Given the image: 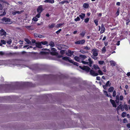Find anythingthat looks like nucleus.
<instances>
[{"label": "nucleus", "instance_id": "obj_1", "mask_svg": "<svg viewBox=\"0 0 130 130\" xmlns=\"http://www.w3.org/2000/svg\"><path fill=\"white\" fill-rule=\"evenodd\" d=\"M79 67L80 69L84 70L87 73L90 72V74L93 76H96L99 75L98 73L95 72L94 70H90V68L87 66H84L82 67L80 66Z\"/></svg>", "mask_w": 130, "mask_h": 130}, {"label": "nucleus", "instance_id": "obj_2", "mask_svg": "<svg viewBox=\"0 0 130 130\" xmlns=\"http://www.w3.org/2000/svg\"><path fill=\"white\" fill-rule=\"evenodd\" d=\"M2 21L3 23L6 24H11L12 22L11 21L10 19L4 17L2 19Z\"/></svg>", "mask_w": 130, "mask_h": 130}, {"label": "nucleus", "instance_id": "obj_3", "mask_svg": "<svg viewBox=\"0 0 130 130\" xmlns=\"http://www.w3.org/2000/svg\"><path fill=\"white\" fill-rule=\"evenodd\" d=\"M85 39H83L76 41L75 42V43L76 44L83 45L85 43Z\"/></svg>", "mask_w": 130, "mask_h": 130}, {"label": "nucleus", "instance_id": "obj_4", "mask_svg": "<svg viewBox=\"0 0 130 130\" xmlns=\"http://www.w3.org/2000/svg\"><path fill=\"white\" fill-rule=\"evenodd\" d=\"M44 10L42 5H40L37 9V11L38 13H41Z\"/></svg>", "mask_w": 130, "mask_h": 130}, {"label": "nucleus", "instance_id": "obj_5", "mask_svg": "<svg viewBox=\"0 0 130 130\" xmlns=\"http://www.w3.org/2000/svg\"><path fill=\"white\" fill-rule=\"evenodd\" d=\"M0 35L1 36H4L5 37H6L7 33L6 32L4 29H2L0 30Z\"/></svg>", "mask_w": 130, "mask_h": 130}, {"label": "nucleus", "instance_id": "obj_6", "mask_svg": "<svg viewBox=\"0 0 130 130\" xmlns=\"http://www.w3.org/2000/svg\"><path fill=\"white\" fill-rule=\"evenodd\" d=\"M24 84L27 86L29 87H34L35 86V84H32L31 83L26 82Z\"/></svg>", "mask_w": 130, "mask_h": 130}, {"label": "nucleus", "instance_id": "obj_7", "mask_svg": "<svg viewBox=\"0 0 130 130\" xmlns=\"http://www.w3.org/2000/svg\"><path fill=\"white\" fill-rule=\"evenodd\" d=\"M74 53L73 51H71L70 50H68V53H66V55L69 56H71Z\"/></svg>", "mask_w": 130, "mask_h": 130}, {"label": "nucleus", "instance_id": "obj_8", "mask_svg": "<svg viewBox=\"0 0 130 130\" xmlns=\"http://www.w3.org/2000/svg\"><path fill=\"white\" fill-rule=\"evenodd\" d=\"M110 101L113 107H114L116 108L117 107V106L115 101L113 100L112 99H110Z\"/></svg>", "mask_w": 130, "mask_h": 130}, {"label": "nucleus", "instance_id": "obj_9", "mask_svg": "<svg viewBox=\"0 0 130 130\" xmlns=\"http://www.w3.org/2000/svg\"><path fill=\"white\" fill-rule=\"evenodd\" d=\"M36 46L38 48H41L42 47L41 45V42L36 43Z\"/></svg>", "mask_w": 130, "mask_h": 130}, {"label": "nucleus", "instance_id": "obj_10", "mask_svg": "<svg viewBox=\"0 0 130 130\" xmlns=\"http://www.w3.org/2000/svg\"><path fill=\"white\" fill-rule=\"evenodd\" d=\"M92 51L93 52L92 54L93 55L92 56H98V54L96 49H93L92 50Z\"/></svg>", "mask_w": 130, "mask_h": 130}, {"label": "nucleus", "instance_id": "obj_11", "mask_svg": "<svg viewBox=\"0 0 130 130\" xmlns=\"http://www.w3.org/2000/svg\"><path fill=\"white\" fill-rule=\"evenodd\" d=\"M105 29L104 25L102 24L101 25V30L100 32L101 34L103 33L105 31Z\"/></svg>", "mask_w": 130, "mask_h": 130}, {"label": "nucleus", "instance_id": "obj_12", "mask_svg": "<svg viewBox=\"0 0 130 130\" xmlns=\"http://www.w3.org/2000/svg\"><path fill=\"white\" fill-rule=\"evenodd\" d=\"M85 14L84 13H81V14H80L79 15V16L81 19L83 20L84 19V18L85 16Z\"/></svg>", "mask_w": 130, "mask_h": 130}, {"label": "nucleus", "instance_id": "obj_13", "mask_svg": "<svg viewBox=\"0 0 130 130\" xmlns=\"http://www.w3.org/2000/svg\"><path fill=\"white\" fill-rule=\"evenodd\" d=\"M24 40L27 43V44H31V42L28 39L25 38Z\"/></svg>", "mask_w": 130, "mask_h": 130}, {"label": "nucleus", "instance_id": "obj_14", "mask_svg": "<svg viewBox=\"0 0 130 130\" xmlns=\"http://www.w3.org/2000/svg\"><path fill=\"white\" fill-rule=\"evenodd\" d=\"M83 7L85 8H87L89 7V5L87 3H84L83 4Z\"/></svg>", "mask_w": 130, "mask_h": 130}, {"label": "nucleus", "instance_id": "obj_15", "mask_svg": "<svg viewBox=\"0 0 130 130\" xmlns=\"http://www.w3.org/2000/svg\"><path fill=\"white\" fill-rule=\"evenodd\" d=\"M114 89V88L113 87H111L108 89V92H111L113 91Z\"/></svg>", "mask_w": 130, "mask_h": 130}, {"label": "nucleus", "instance_id": "obj_16", "mask_svg": "<svg viewBox=\"0 0 130 130\" xmlns=\"http://www.w3.org/2000/svg\"><path fill=\"white\" fill-rule=\"evenodd\" d=\"M79 57L82 60H84L87 57L85 55H80Z\"/></svg>", "mask_w": 130, "mask_h": 130}, {"label": "nucleus", "instance_id": "obj_17", "mask_svg": "<svg viewBox=\"0 0 130 130\" xmlns=\"http://www.w3.org/2000/svg\"><path fill=\"white\" fill-rule=\"evenodd\" d=\"M121 103H122L121 102H120V104L119 105V106L117 107L116 108V110L118 112L119 110L120 109L121 110Z\"/></svg>", "mask_w": 130, "mask_h": 130}, {"label": "nucleus", "instance_id": "obj_18", "mask_svg": "<svg viewBox=\"0 0 130 130\" xmlns=\"http://www.w3.org/2000/svg\"><path fill=\"white\" fill-rule=\"evenodd\" d=\"M88 60L89 61V65L90 67H91V65L93 63V62L92 61L91 58H89L88 59Z\"/></svg>", "mask_w": 130, "mask_h": 130}, {"label": "nucleus", "instance_id": "obj_19", "mask_svg": "<svg viewBox=\"0 0 130 130\" xmlns=\"http://www.w3.org/2000/svg\"><path fill=\"white\" fill-rule=\"evenodd\" d=\"M49 45L52 47H54L55 45L54 42L52 41L50 42L49 43Z\"/></svg>", "mask_w": 130, "mask_h": 130}, {"label": "nucleus", "instance_id": "obj_20", "mask_svg": "<svg viewBox=\"0 0 130 130\" xmlns=\"http://www.w3.org/2000/svg\"><path fill=\"white\" fill-rule=\"evenodd\" d=\"M26 28L28 30H32L34 29L31 28V26H25Z\"/></svg>", "mask_w": 130, "mask_h": 130}, {"label": "nucleus", "instance_id": "obj_21", "mask_svg": "<svg viewBox=\"0 0 130 130\" xmlns=\"http://www.w3.org/2000/svg\"><path fill=\"white\" fill-rule=\"evenodd\" d=\"M69 59H70V58L67 57H63L62 58V59L66 60V61H68Z\"/></svg>", "mask_w": 130, "mask_h": 130}, {"label": "nucleus", "instance_id": "obj_22", "mask_svg": "<svg viewBox=\"0 0 130 130\" xmlns=\"http://www.w3.org/2000/svg\"><path fill=\"white\" fill-rule=\"evenodd\" d=\"M74 58L75 60L79 62L80 60V59L78 57V56H75Z\"/></svg>", "mask_w": 130, "mask_h": 130}, {"label": "nucleus", "instance_id": "obj_23", "mask_svg": "<svg viewBox=\"0 0 130 130\" xmlns=\"http://www.w3.org/2000/svg\"><path fill=\"white\" fill-rule=\"evenodd\" d=\"M65 3H68L69 2L66 1H62L61 2L59 3V4H63Z\"/></svg>", "mask_w": 130, "mask_h": 130}, {"label": "nucleus", "instance_id": "obj_24", "mask_svg": "<svg viewBox=\"0 0 130 130\" xmlns=\"http://www.w3.org/2000/svg\"><path fill=\"white\" fill-rule=\"evenodd\" d=\"M110 64L111 65L113 66H115L116 63L115 61H111L110 62Z\"/></svg>", "mask_w": 130, "mask_h": 130}, {"label": "nucleus", "instance_id": "obj_25", "mask_svg": "<svg viewBox=\"0 0 130 130\" xmlns=\"http://www.w3.org/2000/svg\"><path fill=\"white\" fill-rule=\"evenodd\" d=\"M55 24L54 23L52 24L51 25L48 26V27L50 28H52L54 27Z\"/></svg>", "mask_w": 130, "mask_h": 130}, {"label": "nucleus", "instance_id": "obj_26", "mask_svg": "<svg viewBox=\"0 0 130 130\" xmlns=\"http://www.w3.org/2000/svg\"><path fill=\"white\" fill-rule=\"evenodd\" d=\"M48 54V53L47 52L41 51L40 52V54L41 55H46Z\"/></svg>", "mask_w": 130, "mask_h": 130}, {"label": "nucleus", "instance_id": "obj_27", "mask_svg": "<svg viewBox=\"0 0 130 130\" xmlns=\"http://www.w3.org/2000/svg\"><path fill=\"white\" fill-rule=\"evenodd\" d=\"M102 52L104 53H105L106 52V48L104 46L102 49Z\"/></svg>", "mask_w": 130, "mask_h": 130}, {"label": "nucleus", "instance_id": "obj_28", "mask_svg": "<svg viewBox=\"0 0 130 130\" xmlns=\"http://www.w3.org/2000/svg\"><path fill=\"white\" fill-rule=\"evenodd\" d=\"M13 53H12L9 52L8 53H5V55H7V56H11L13 55Z\"/></svg>", "mask_w": 130, "mask_h": 130}, {"label": "nucleus", "instance_id": "obj_29", "mask_svg": "<svg viewBox=\"0 0 130 130\" xmlns=\"http://www.w3.org/2000/svg\"><path fill=\"white\" fill-rule=\"evenodd\" d=\"M93 67L96 70L97 69H100L99 67L97 65H94Z\"/></svg>", "mask_w": 130, "mask_h": 130}, {"label": "nucleus", "instance_id": "obj_30", "mask_svg": "<svg viewBox=\"0 0 130 130\" xmlns=\"http://www.w3.org/2000/svg\"><path fill=\"white\" fill-rule=\"evenodd\" d=\"M41 44L44 45H45L48 44L47 41H46L41 42Z\"/></svg>", "mask_w": 130, "mask_h": 130}, {"label": "nucleus", "instance_id": "obj_31", "mask_svg": "<svg viewBox=\"0 0 130 130\" xmlns=\"http://www.w3.org/2000/svg\"><path fill=\"white\" fill-rule=\"evenodd\" d=\"M60 54L62 55H63L65 53V50H61L60 51Z\"/></svg>", "mask_w": 130, "mask_h": 130}, {"label": "nucleus", "instance_id": "obj_32", "mask_svg": "<svg viewBox=\"0 0 130 130\" xmlns=\"http://www.w3.org/2000/svg\"><path fill=\"white\" fill-rule=\"evenodd\" d=\"M1 42L2 44H3L5 45L6 44V41L3 40H1Z\"/></svg>", "mask_w": 130, "mask_h": 130}, {"label": "nucleus", "instance_id": "obj_33", "mask_svg": "<svg viewBox=\"0 0 130 130\" xmlns=\"http://www.w3.org/2000/svg\"><path fill=\"white\" fill-rule=\"evenodd\" d=\"M98 72L99 74L100 75H102L103 74V73L100 70H99L98 71Z\"/></svg>", "mask_w": 130, "mask_h": 130}, {"label": "nucleus", "instance_id": "obj_34", "mask_svg": "<svg viewBox=\"0 0 130 130\" xmlns=\"http://www.w3.org/2000/svg\"><path fill=\"white\" fill-rule=\"evenodd\" d=\"M124 109H125L126 111H127L128 109V107L127 105L126 104H125L124 105Z\"/></svg>", "mask_w": 130, "mask_h": 130}, {"label": "nucleus", "instance_id": "obj_35", "mask_svg": "<svg viewBox=\"0 0 130 130\" xmlns=\"http://www.w3.org/2000/svg\"><path fill=\"white\" fill-rule=\"evenodd\" d=\"M89 20V18H86L84 20V22L86 23H87Z\"/></svg>", "mask_w": 130, "mask_h": 130}, {"label": "nucleus", "instance_id": "obj_36", "mask_svg": "<svg viewBox=\"0 0 130 130\" xmlns=\"http://www.w3.org/2000/svg\"><path fill=\"white\" fill-rule=\"evenodd\" d=\"M98 21H99L97 19L95 20H94V23H95V24L96 26L98 25Z\"/></svg>", "mask_w": 130, "mask_h": 130}, {"label": "nucleus", "instance_id": "obj_37", "mask_svg": "<svg viewBox=\"0 0 130 130\" xmlns=\"http://www.w3.org/2000/svg\"><path fill=\"white\" fill-rule=\"evenodd\" d=\"M80 18L78 16L76 18L74 19V20L75 21L77 22L79 21L80 20Z\"/></svg>", "mask_w": 130, "mask_h": 130}, {"label": "nucleus", "instance_id": "obj_38", "mask_svg": "<svg viewBox=\"0 0 130 130\" xmlns=\"http://www.w3.org/2000/svg\"><path fill=\"white\" fill-rule=\"evenodd\" d=\"M126 113L125 112H123L122 114V117L123 118L126 115Z\"/></svg>", "mask_w": 130, "mask_h": 130}, {"label": "nucleus", "instance_id": "obj_39", "mask_svg": "<svg viewBox=\"0 0 130 130\" xmlns=\"http://www.w3.org/2000/svg\"><path fill=\"white\" fill-rule=\"evenodd\" d=\"M85 31H83L80 34V35L82 37H84L85 35Z\"/></svg>", "mask_w": 130, "mask_h": 130}, {"label": "nucleus", "instance_id": "obj_40", "mask_svg": "<svg viewBox=\"0 0 130 130\" xmlns=\"http://www.w3.org/2000/svg\"><path fill=\"white\" fill-rule=\"evenodd\" d=\"M32 20L35 22H36L38 20V19L36 17H34L32 18Z\"/></svg>", "mask_w": 130, "mask_h": 130}, {"label": "nucleus", "instance_id": "obj_41", "mask_svg": "<svg viewBox=\"0 0 130 130\" xmlns=\"http://www.w3.org/2000/svg\"><path fill=\"white\" fill-rule=\"evenodd\" d=\"M64 23H63L62 24H57V27H60L62 25H63L64 24Z\"/></svg>", "mask_w": 130, "mask_h": 130}, {"label": "nucleus", "instance_id": "obj_42", "mask_svg": "<svg viewBox=\"0 0 130 130\" xmlns=\"http://www.w3.org/2000/svg\"><path fill=\"white\" fill-rule=\"evenodd\" d=\"M96 56H91V57L94 60H97L98 59V57Z\"/></svg>", "mask_w": 130, "mask_h": 130}, {"label": "nucleus", "instance_id": "obj_43", "mask_svg": "<svg viewBox=\"0 0 130 130\" xmlns=\"http://www.w3.org/2000/svg\"><path fill=\"white\" fill-rule=\"evenodd\" d=\"M99 63L101 65L103 64L104 63V62L103 61H99Z\"/></svg>", "mask_w": 130, "mask_h": 130}, {"label": "nucleus", "instance_id": "obj_44", "mask_svg": "<svg viewBox=\"0 0 130 130\" xmlns=\"http://www.w3.org/2000/svg\"><path fill=\"white\" fill-rule=\"evenodd\" d=\"M61 29H59V30H58L56 32V33L57 35H58L59 34V33L61 31Z\"/></svg>", "mask_w": 130, "mask_h": 130}, {"label": "nucleus", "instance_id": "obj_45", "mask_svg": "<svg viewBox=\"0 0 130 130\" xmlns=\"http://www.w3.org/2000/svg\"><path fill=\"white\" fill-rule=\"evenodd\" d=\"M80 52L83 54L87 53L88 52L87 51H85L83 50H80Z\"/></svg>", "mask_w": 130, "mask_h": 130}, {"label": "nucleus", "instance_id": "obj_46", "mask_svg": "<svg viewBox=\"0 0 130 130\" xmlns=\"http://www.w3.org/2000/svg\"><path fill=\"white\" fill-rule=\"evenodd\" d=\"M110 82L109 81H107L105 84L106 86H107L108 87V86H110V84L109 85V84Z\"/></svg>", "mask_w": 130, "mask_h": 130}, {"label": "nucleus", "instance_id": "obj_47", "mask_svg": "<svg viewBox=\"0 0 130 130\" xmlns=\"http://www.w3.org/2000/svg\"><path fill=\"white\" fill-rule=\"evenodd\" d=\"M24 11V10H21L20 11H16V13L20 14Z\"/></svg>", "mask_w": 130, "mask_h": 130}, {"label": "nucleus", "instance_id": "obj_48", "mask_svg": "<svg viewBox=\"0 0 130 130\" xmlns=\"http://www.w3.org/2000/svg\"><path fill=\"white\" fill-rule=\"evenodd\" d=\"M116 91L115 90H114L113 91V97H115L116 96Z\"/></svg>", "mask_w": 130, "mask_h": 130}, {"label": "nucleus", "instance_id": "obj_49", "mask_svg": "<svg viewBox=\"0 0 130 130\" xmlns=\"http://www.w3.org/2000/svg\"><path fill=\"white\" fill-rule=\"evenodd\" d=\"M104 93H105V94H106V96H107L108 97H109V96L108 94L107 91H106L104 90Z\"/></svg>", "mask_w": 130, "mask_h": 130}, {"label": "nucleus", "instance_id": "obj_50", "mask_svg": "<svg viewBox=\"0 0 130 130\" xmlns=\"http://www.w3.org/2000/svg\"><path fill=\"white\" fill-rule=\"evenodd\" d=\"M41 13H38L36 15V17L38 18H39L40 16Z\"/></svg>", "mask_w": 130, "mask_h": 130}, {"label": "nucleus", "instance_id": "obj_51", "mask_svg": "<svg viewBox=\"0 0 130 130\" xmlns=\"http://www.w3.org/2000/svg\"><path fill=\"white\" fill-rule=\"evenodd\" d=\"M82 62L84 64H88L89 63L88 62H86L83 61H82Z\"/></svg>", "mask_w": 130, "mask_h": 130}, {"label": "nucleus", "instance_id": "obj_52", "mask_svg": "<svg viewBox=\"0 0 130 130\" xmlns=\"http://www.w3.org/2000/svg\"><path fill=\"white\" fill-rule=\"evenodd\" d=\"M124 98L123 96L122 95H121L120 96V97L119 98V100L121 101H122L123 100Z\"/></svg>", "mask_w": 130, "mask_h": 130}, {"label": "nucleus", "instance_id": "obj_53", "mask_svg": "<svg viewBox=\"0 0 130 130\" xmlns=\"http://www.w3.org/2000/svg\"><path fill=\"white\" fill-rule=\"evenodd\" d=\"M5 53L2 51H0V55L1 56H3L5 55Z\"/></svg>", "mask_w": 130, "mask_h": 130}, {"label": "nucleus", "instance_id": "obj_54", "mask_svg": "<svg viewBox=\"0 0 130 130\" xmlns=\"http://www.w3.org/2000/svg\"><path fill=\"white\" fill-rule=\"evenodd\" d=\"M54 2V0H49V3L53 4Z\"/></svg>", "mask_w": 130, "mask_h": 130}, {"label": "nucleus", "instance_id": "obj_55", "mask_svg": "<svg viewBox=\"0 0 130 130\" xmlns=\"http://www.w3.org/2000/svg\"><path fill=\"white\" fill-rule=\"evenodd\" d=\"M68 61H69L70 63H74V61L71 59H69Z\"/></svg>", "mask_w": 130, "mask_h": 130}, {"label": "nucleus", "instance_id": "obj_56", "mask_svg": "<svg viewBox=\"0 0 130 130\" xmlns=\"http://www.w3.org/2000/svg\"><path fill=\"white\" fill-rule=\"evenodd\" d=\"M123 122L124 123H125L128 122L126 118H124L123 120Z\"/></svg>", "mask_w": 130, "mask_h": 130}, {"label": "nucleus", "instance_id": "obj_57", "mask_svg": "<svg viewBox=\"0 0 130 130\" xmlns=\"http://www.w3.org/2000/svg\"><path fill=\"white\" fill-rule=\"evenodd\" d=\"M121 111H123L124 110V105H122V104H121Z\"/></svg>", "mask_w": 130, "mask_h": 130}, {"label": "nucleus", "instance_id": "obj_58", "mask_svg": "<svg viewBox=\"0 0 130 130\" xmlns=\"http://www.w3.org/2000/svg\"><path fill=\"white\" fill-rule=\"evenodd\" d=\"M38 38H44V37L43 36L40 35L39 34V35H38Z\"/></svg>", "mask_w": 130, "mask_h": 130}, {"label": "nucleus", "instance_id": "obj_59", "mask_svg": "<svg viewBox=\"0 0 130 130\" xmlns=\"http://www.w3.org/2000/svg\"><path fill=\"white\" fill-rule=\"evenodd\" d=\"M7 43L8 44H10L11 43L12 41L11 40H8L7 41Z\"/></svg>", "mask_w": 130, "mask_h": 130}, {"label": "nucleus", "instance_id": "obj_60", "mask_svg": "<svg viewBox=\"0 0 130 130\" xmlns=\"http://www.w3.org/2000/svg\"><path fill=\"white\" fill-rule=\"evenodd\" d=\"M73 64L74 65H75L77 66H78L79 65V63L76 62H74V63H73Z\"/></svg>", "mask_w": 130, "mask_h": 130}, {"label": "nucleus", "instance_id": "obj_61", "mask_svg": "<svg viewBox=\"0 0 130 130\" xmlns=\"http://www.w3.org/2000/svg\"><path fill=\"white\" fill-rule=\"evenodd\" d=\"M84 49H85L87 51L90 49V48L87 46L85 47L84 48Z\"/></svg>", "mask_w": 130, "mask_h": 130}, {"label": "nucleus", "instance_id": "obj_62", "mask_svg": "<svg viewBox=\"0 0 130 130\" xmlns=\"http://www.w3.org/2000/svg\"><path fill=\"white\" fill-rule=\"evenodd\" d=\"M51 50L55 52L56 51V49L54 48H51Z\"/></svg>", "mask_w": 130, "mask_h": 130}, {"label": "nucleus", "instance_id": "obj_63", "mask_svg": "<svg viewBox=\"0 0 130 130\" xmlns=\"http://www.w3.org/2000/svg\"><path fill=\"white\" fill-rule=\"evenodd\" d=\"M107 87V86H106L105 85H103V88L104 89H105V90H106V88Z\"/></svg>", "mask_w": 130, "mask_h": 130}, {"label": "nucleus", "instance_id": "obj_64", "mask_svg": "<svg viewBox=\"0 0 130 130\" xmlns=\"http://www.w3.org/2000/svg\"><path fill=\"white\" fill-rule=\"evenodd\" d=\"M127 127L128 128H130V123H128L127 124Z\"/></svg>", "mask_w": 130, "mask_h": 130}]
</instances>
